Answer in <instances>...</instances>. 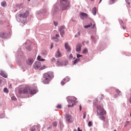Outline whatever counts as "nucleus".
Returning a JSON list of instances; mask_svg holds the SVG:
<instances>
[{
  "mask_svg": "<svg viewBox=\"0 0 131 131\" xmlns=\"http://www.w3.org/2000/svg\"><path fill=\"white\" fill-rule=\"evenodd\" d=\"M47 51L46 50L42 52V55H47Z\"/></svg>",
  "mask_w": 131,
  "mask_h": 131,
  "instance_id": "2f4dec72",
  "label": "nucleus"
},
{
  "mask_svg": "<svg viewBox=\"0 0 131 131\" xmlns=\"http://www.w3.org/2000/svg\"><path fill=\"white\" fill-rule=\"evenodd\" d=\"M101 99H104V95H101Z\"/></svg>",
  "mask_w": 131,
  "mask_h": 131,
  "instance_id": "603ef678",
  "label": "nucleus"
},
{
  "mask_svg": "<svg viewBox=\"0 0 131 131\" xmlns=\"http://www.w3.org/2000/svg\"><path fill=\"white\" fill-rule=\"evenodd\" d=\"M80 17L81 19H84V18H86L88 17V14L81 12L80 13Z\"/></svg>",
  "mask_w": 131,
  "mask_h": 131,
  "instance_id": "4468645a",
  "label": "nucleus"
},
{
  "mask_svg": "<svg viewBox=\"0 0 131 131\" xmlns=\"http://www.w3.org/2000/svg\"><path fill=\"white\" fill-rule=\"evenodd\" d=\"M62 56L63 55H62V53L60 52V50L58 49L55 54L56 58H61V57H62Z\"/></svg>",
  "mask_w": 131,
  "mask_h": 131,
  "instance_id": "9b49d317",
  "label": "nucleus"
},
{
  "mask_svg": "<svg viewBox=\"0 0 131 131\" xmlns=\"http://www.w3.org/2000/svg\"><path fill=\"white\" fill-rule=\"evenodd\" d=\"M91 38H94V36H91Z\"/></svg>",
  "mask_w": 131,
  "mask_h": 131,
  "instance_id": "13d9d810",
  "label": "nucleus"
},
{
  "mask_svg": "<svg viewBox=\"0 0 131 131\" xmlns=\"http://www.w3.org/2000/svg\"><path fill=\"white\" fill-rule=\"evenodd\" d=\"M78 131H82V130H81L79 127H78Z\"/></svg>",
  "mask_w": 131,
  "mask_h": 131,
  "instance_id": "09e8293b",
  "label": "nucleus"
},
{
  "mask_svg": "<svg viewBox=\"0 0 131 131\" xmlns=\"http://www.w3.org/2000/svg\"><path fill=\"white\" fill-rule=\"evenodd\" d=\"M65 29V26H60L59 28V30H64Z\"/></svg>",
  "mask_w": 131,
  "mask_h": 131,
  "instance_id": "5701e85b",
  "label": "nucleus"
},
{
  "mask_svg": "<svg viewBox=\"0 0 131 131\" xmlns=\"http://www.w3.org/2000/svg\"><path fill=\"white\" fill-rule=\"evenodd\" d=\"M114 131H117L116 129H115Z\"/></svg>",
  "mask_w": 131,
  "mask_h": 131,
  "instance_id": "052dcab7",
  "label": "nucleus"
},
{
  "mask_svg": "<svg viewBox=\"0 0 131 131\" xmlns=\"http://www.w3.org/2000/svg\"><path fill=\"white\" fill-rule=\"evenodd\" d=\"M33 59L32 58H29L27 60V65H29V66H31L32 64H33Z\"/></svg>",
  "mask_w": 131,
  "mask_h": 131,
  "instance_id": "9d476101",
  "label": "nucleus"
},
{
  "mask_svg": "<svg viewBox=\"0 0 131 131\" xmlns=\"http://www.w3.org/2000/svg\"><path fill=\"white\" fill-rule=\"evenodd\" d=\"M27 50H28V51H31V47L30 46H28L27 47Z\"/></svg>",
  "mask_w": 131,
  "mask_h": 131,
  "instance_id": "f704fd0d",
  "label": "nucleus"
},
{
  "mask_svg": "<svg viewBox=\"0 0 131 131\" xmlns=\"http://www.w3.org/2000/svg\"><path fill=\"white\" fill-rule=\"evenodd\" d=\"M80 36V31H78L77 34L75 35V37L77 38Z\"/></svg>",
  "mask_w": 131,
  "mask_h": 131,
  "instance_id": "aec40b11",
  "label": "nucleus"
},
{
  "mask_svg": "<svg viewBox=\"0 0 131 131\" xmlns=\"http://www.w3.org/2000/svg\"><path fill=\"white\" fill-rule=\"evenodd\" d=\"M53 125H54V126H57V122H54L53 123Z\"/></svg>",
  "mask_w": 131,
  "mask_h": 131,
  "instance_id": "e433bc0d",
  "label": "nucleus"
},
{
  "mask_svg": "<svg viewBox=\"0 0 131 131\" xmlns=\"http://www.w3.org/2000/svg\"><path fill=\"white\" fill-rule=\"evenodd\" d=\"M37 60H38V61H46V59H41V56H38L37 57Z\"/></svg>",
  "mask_w": 131,
  "mask_h": 131,
  "instance_id": "6ab92c4d",
  "label": "nucleus"
},
{
  "mask_svg": "<svg viewBox=\"0 0 131 131\" xmlns=\"http://www.w3.org/2000/svg\"><path fill=\"white\" fill-rule=\"evenodd\" d=\"M59 124H60V128H63V127H64L63 122H62L61 121H59Z\"/></svg>",
  "mask_w": 131,
  "mask_h": 131,
  "instance_id": "412c9836",
  "label": "nucleus"
},
{
  "mask_svg": "<svg viewBox=\"0 0 131 131\" xmlns=\"http://www.w3.org/2000/svg\"><path fill=\"white\" fill-rule=\"evenodd\" d=\"M87 43H89V41L87 42Z\"/></svg>",
  "mask_w": 131,
  "mask_h": 131,
  "instance_id": "680f3d73",
  "label": "nucleus"
},
{
  "mask_svg": "<svg viewBox=\"0 0 131 131\" xmlns=\"http://www.w3.org/2000/svg\"><path fill=\"white\" fill-rule=\"evenodd\" d=\"M80 59L78 58L76 59L74 61H73V65H75L77 63H78L79 62Z\"/></svg>",
  "mask_w": 131,
  "mask_h": 131,
  "instance_id": "f3484780",
  "label": "nucleus"
},
{
  "mask_svg": "<svg viewBox=\"0 0 131 131\" xmlns=\"http://www.w3.org/2000/svg\"><path fill=\"white\" fill-rule=\"evenodd\" d=\"M40 128V125H34L30 129V131H39V129Z\"/></svg>",
  "mask_w": 131,
  "mask_h": 131,
  "instance_id": "0eeeda50",
  "label": "nucleus"
},
{
  "mask_svg": "<svg viewBox=\"0 0 131 131\" xmlns=\"http://www.w3.org/2000/svg\"><path fill=\"white\" fill-rule=\"evenodd\" d=\"M64 47L67 52H71V48H70V46H69V45L68 44V43L66 42L64 43Z\"/></svg>",
  "mask_w": 131,
  "mask_h": 131,
  "instance_id": "f8f14e48",
  "label": "nucleus"
},
{
  "mask_svg": "<svg viewBox=\"0 0 131 131\" xmlns=\"http://www.w3.org/2000/svg\"><path fill=\"white\" fill-rule=\"evenodd\" d=\"M91 1H92V2H94L95 0H91Z\"/></svg>",
  "mask_w": 131,
  "mask_h": 131,
  "instance_id": "bf43d9fd",
  "label": "nucleus"
},
{
  "mask_svg": "<svg viewBox=\"0 0 131 131\" xmlns=\"http://www.w3.org/2000/svg\"><path fill=\"white\" fill-rule=\"evenodd\" d=\"M28 14H29L28 12L26 11L25 13H24V14H19V17H20V18H26V17L28 16Z\"/></svg>",
  "mask_w": 131,
  "mask_h": 131,
  "instance_id": "ddd939ff",
  "label": "nucleus"
},
{
  "mask_svg": "<svg viewBox=\"0 0 131 131\" xmlns=\"http://www.w3.org/2000/svg\"><path fill=\"white\" fill-rule=\"evenodd\" d=\"M102 2V0H100L99 4H100V3Z\"/></svg>",
  "mask_w": 131,
  "mask_h": 131,
  "instance_id": "4d7b16f0",
  "label": "nucleus"
},
{
  "mask_svg": "<svg viewBox=\"0 0 131 131\" xmlns=\"http://www.w3.org/2000/svg\"><path fill=\"white\" fill-rule=\"evenodd\" d=\"M123 29H124V30L125 29V27L123 26Z\"/></svg>",
  "mask_w": 131,
  "mask_h": 131,
  "instance_id": "5fc2aeb1",
  "label": "nucleus"
},
{
  "mask_svg": "<svg viewBox=\"0 0 131 131\" xmlns=\"http://www.w3.org/2000/svg\"><path fill=\"white\" fill-rule=\"evenodd\" d=\"M83 118L84 119V118L86 117V112H83Z\"/></svg>",
  "mask_w": 131,
  "mask_h": 131,
  "instance_id": "cd10ccee",
  "label": "nucleus"
},
{
  "mask_svg": "<svg viewBox=\"0 0 131 131\" xmlns=\"http://www.w3.org/2000/svg\"><path fill=\"white\" fill-rule=\"evenodd\" d=\"M54 40H55V41H59V40H57V39H55Z\"/></svg>",
  "mask_w": 131,
  "mask_h": 131,
  "instance_id": "6e6d98bb",
  "label": "nucleus"
},
{
  "mask_svg": "<svg viewBox=\"0 0 131 131\" xmlns=\"http://www.w3.org/2000/svg\"><path fill=\"white\" fill-rule=\"evenodd\" d=\"M83 54H86L88 53V49H84L82 51Z\"/></svg>",
  "mask_w": 131,
  "mask_h": 131,
  "instance_id": "c85d7f7f",
  "label": "nucleus"
},
{
  "mask_svg": "<svg viewBox=\"0 0 131 131\" xmlns=\"http://www.w3.org/2000/svg\"><path fill=\"white\" fill-rule=\"evenodd\" d=\"M4 93H6V94H9V89L7 88H4L3 90Z\"/></svg>",
  "mask_w": 131,
  "mask_h": 131,
  "instance_id": "4be33fe9",
  "label": "nucleus"
},
{
  "mask_svg": "<svg viewBox=\"0 0 131 131\" xmlns=\"http://www.w3.org/2000/svg\"><path fill=\"white\" fill-rule=\"evenodd\" d=\"M93 105L97 110V113L98 115H99V118L101 119V120H103L104 122H105V118L104 115H106V111H105L104 108H103V105H99L97 99H95L94 101Z\"/></svg>",
  "mask_w": 131,
  "mask_h": 131,
  "instance_id": "f257e3e1",
  "label": "nucleus"
},
{
  "mask_svg": "<svg viewBox=\"0 0 131 131\" xmlns=\"http://www.w3.org/2000/svg\"><path fill=\"white\" fill-rule=\"evenodd\" d=\"M92 125H93V123L91 121H89L88 123V126L91 127Z\"/></svg>",
  "mask_w": 131,
  "mask_h": 131,
  "instance_id": "7c9ffc66",
  "label": "nucleus"
},
{
  "mask_svg": "<svg viewBox=\"0 0 131 131\" xmlns=\"http://www.w3.org/2000/svg\"><path fill=\"white\" fill-rule=\"evenodd\" d=\"M64 63H63V62H61V61H60V60H58L57 62H56V64L58 66H63V65L64 66H65V65H67L68 64V61L67 60H66L64 62Z\"/></svg>",
  "mask_w": 131,
  "mask_h": 131,
  "instance_id": "6e6552de",
  "label": "nucleus"
},
{
  "mask_svg": "<svg viewBox=\"0 0 131 131\" xmlns=\"http://www.w3.org/2000/svg\"><path fill=\"white\" fill-rule=\"evenodd\" d=\"M92 25H93V24L92 23H91L90 25L84 26V28H89V27H91V26H92Z\"/></svg>",
  "mask_w": 131,
  "mask_h": 131,
  "instance_id": "bb28decb",
  "label": "nucleus"
},
{
  "mask_svg": "<svg viewBox=\"0 0 131 131\" xmlns=\"http://www.w3.org/2000/svg\"><path fill=\"white\" fill-rule=\"evenodd\" d=\"M4 34H5V33L1 32L0 33V36H1V37H4Z\"/></svg>",
  "mask_w": 131,
  "mask_h": 131,
  "instance_id": "72a5a7b5",
  "label": "nucleus"
},
{
  "mask_svg": "<svg viewBox=\"0 0 131 131\" xmlns=\"http://www.w3.org/2000/svg\"><path fill=\"white\" fill-rule=\"evenodd\" d=\"M65 117L68 123H71L72 122V116L71 115L67 114Z\"/></svg>",
  "mask_w": 131,
  "mask_h": 131,
  "instance_id": "423d86ee",
  "label": "nucleus"
},
{
  "mask_svg": "<svg viewBox=\"0 0 131 131\" xmlns=\"http://www.w3.org/2000/svg\"><path fill=\"white\" fill-rule=\"evenodd\" d=\"M60 5L62 10H66L70 6L69 0H60Z\"/></svg>",
  "mask_w": 131,
  "mask_h": 131,
  "instance_id": "20e7f679",
  "label": "nucleus"
},
{
  "mask_svg": "<svg viewBox=\"0 0 131 131\" xmlns=\"http://www.w3.org/2000/svg\"><path fill=\"white\" fill-rule=\"evenodd\" d=\"M84 42H85L84 41L82 42V45H83V46H84Z\"/></svg>",
  "mask_w": 131,
  "mask_h": 131,
  "instance_id": "864d4df0",
  "label": "nucleus"
},
{
  "mask_svg": "<svg viewBox=\"0 0 131 131\" xmlns=\"http://www.w3.org/2000/svg\"><path fill=\"white\" fill-rule=\"evenodd\" d=\"M51 128H52V126H50L49 127H48L47 128V130H50V129H51Z\"/></svg>",
  "mask_w": 131,
  "mask_h": 131,
  "instance_id": "a18cd8bd",
  "label": "nucleus"
},
{
  "mask_svg": "<svg viewBox=\"0 0 131 131\" xmlns=\"http://www.w3.org/2000/svg\"><path fill=\"white\" fill-rule=\"evenodd\" d=\"M70 58H73V56H72V54H70L69 56Z\"/></svg>",
  "mask_w": 131,
  "mask_h": 131,
  "instance_id": "de8ad7c7",
  "label": "nucleus"
},
{
  "mask_svg": "<svg viewBox=\"0 0 131 131\" xmlns=\"http://www.w3.org/2000/svg\"><path fill=\"white\" fill-rule=\"evenodd\" d=\"M59 36H60V35L59 34L56 35V37H59Z\"/></svg>",
  "mask_w": 131,
  "mask_h": 131,
  "instance_id": "8fccbe9b",
  "label": "nucleus"
},
{
  "mask_svg": "<svg viewBox=\"0 0 131 131\" xmlns=\"http://www.w3.org/2000/svg\"><path fill=\"white\" fill-rule=\"evenodd\" d=\"M11 99H12L13 101L16 100V97H15V96H12V97H11Z\"/></svg>",
  "mask_w": 131,
  "mask_h": 131,
  "instance_id": "c9c22d12",
  "label": "nucleus"
},
{
  "mask_svg": "<svg viewBox=\"0 0 131 131\" xmlns=\"http://www.w3.org/2000/svg\"><path fill=\"white\" fill-rule=\"evenodd\" d=\"M29 1H30V0H28Z\"/></svg>",
  "mask_w": 131,
  "mask_h": 131,
  "instance_id": "e2e57ef3",
  "label": "nucleus"
},
{
  "mask_svg": "<svg viewBox=\"0 0 131 131\" xmlns=\"http://www.w3.org/2000/svg\"><path fill=\"white\" fill-rule=\"evenodd\" d=\"M80 57H82V55L80 54H77V58H80Z\"/></svg>",
  "mask_w": 131,
  "mask_h": 131,
  "instance_id": "58836bf2",
  "label": "nucleus"
},
{
  "mask_svg": "<svg viewBox=\"0 0 131 131\" xmlns=\"http://www.w3.org/2000/svg\"><path fill=\"white\" fill-rule=\"evenodd\" d=\"M1 74L2 76H3V77H5V78H7L8 77V76H7V75H6L4 73H1Z\"/></svg>",
  "mask_w": 131,
  "mask_h": 131,
  "instance_id": "393cba45",
  "label": "nucleus"
},
{
  "mask_svg": "<svg viewBox=\"0 0 131 131\" xmlns=\"http://www.w3.org/2000/svg\"><path fill=\"white\" fill-rule=\"evenodd\" d=\"M65 81L64 82V81H61V84L62 85H64V84H65Z\"/></svg>",
  "mask_w": 131,
  "mask_h": 131,
  "instance_id": "c03bdc74",
  "label": "nucleus"
},
{
  "mask_svg": "<svg viewBox=\"0 0 131 131\" xmlns=\"http://www.w3.org/2000/svg\"><path fill=\"white\" fill-rule=\"evenodd\" d=\"M52 39H53V40H55V39H56V40H58V38H56V37H53Z\"/></svg>",
  "mask_w": 131,
  "mask_h": 131,
  "instance_id": "79ce46f5",
  "label": "nucleus"
},
{
  "mask_svg": "<svg viewBox=\"0 0 131 131\" xmlns=\"http://www.w3.org/2000/svg\"><path fill=\"white\" fill-rule=\"evenodd\" d=\"M41 66V63L39 62H36L33 66V67L35 69H39Z\"/></svg>",
  "mask_w": 131,
  "mask_h": 131,
  "instance_id": "1a4fd4ad",
  "label": "nucleus"
},
{
  "mask_svg": "<svg viewBox=\"0 0 131 131\" xmlns=\"http://www.w3.org/2000/svg\"><path fill=\"white\" fill-rule=\"evenodd\" d=\"M56 108H57L58 109H61L62 108V105L61 104L57 105V106H56Z\"/></svg>",
  "mask_w": 131,
  "mask_h": 131,
  "instance_id": "c756f323",
  "label": "nucleus"
},
{
  "mask_svg": "<svg viewBox=\"0 0 131 131\" xmlns=\"http://www.w3.org/2000/svg\"><path fill=\"white\" fill-rule=\"evenodd\" d=\"M53 77H54V74L53 72H48L47 73H45L43 75L42 81L45 84H48V83H50V81L52 80V78H53Z\"/></svg>",
  "mask_w": 131,
  "mask_h": 131,
  "instance_id": "7ed1b4c3",
  "label": "nucleus"
},
{
  "mask_svg": "<svg viewBox=\"0 0 131 131\" xmlns=\"http://www.w3.org/2000/svg\"><path fill=\"white\" fill-rule=\"evenodd\" d=\"M51 62H53V63H55V62H56V59H55V58H52L51 59Z\"/></svg>",
  "mask_w": 131,
  "mask_h": 131,
  "instance_id": "473e14b6",
  "label": "nucleus"
},
{
  "mask_svg": "<svg viewBox=\"0 0 131 131\" xmlns=\"http://www.w3.org/2000/svg\"><path fill=\"white\" fill-rule=\"evenodd\" d=\"M76 52H80V51H81V44L80 43L77 44L76 46Z\"/></svg>",
  "mask_w": 131,
  "mask_h": 131,
  "instance_id": "2eb2a0df",
  "label": "nucleus"
},
{
  "mask_svg": "<svg viewBox=\"0 0 131 131\" xmlns=\"http://www.w3.org/2000/svg\"><path fill=\"white\" fill-rule=\"evenodd\" d=\"M6 5H7V3H6V2H3L1 3V5L2 6V7H6Z\"/></svg>",
  "mask_w": 131,
  "mask_h": 131,
  "instance_id": "a878e982",
  "label": "nucleus"
},
{
  "mask_svg": "<svg viewBox=\"0 0 131 131\" xmlns=\"http://www.w3.org/2000/svg\"><path fill=\"white\" fill-rule=\"evenodd\" d=\"M82 107H81V105H80V106H79V110H80V111H81V109H82Z\"/></svg>",
  "mask_w": 131,
  "mask_h": 131,
  "instance_id": "49530a36",
  "label": "nucleus"
},
{
  "mask_svg": "<svg viewBox=\"0 0 131 131\" xmlns=\"http://www.w3.org/2000/svg\"><path fill=\"white\" fill-rule=\"evenodd\" d=\"M70 79L68 77H66L64 79H63V81H65V82H67L69 81Z\"/></svg>",
  "mask_w": 131,
  "mask_h": 131,
  "instance_id": "b1692460",
  "label": "nucleus"
},
{
  "mask_svg": "<svg viewBox=\"0 0 131 131\" xmlns=\"http://www.w3.org/2000/svg\"><path fill=\"white\" fill-rule=\"evenodd\" d=\"M54 25L55 26H58V23L57 21H54Z\"/></svg>",
  "mask_w": 131,
  "mask_h": 131,
  "instance_id": "4c0bfd02",
  "label": "nucleus"
},
{
  "mask_svg": "<svg viewBox=\"0 0 131 131\" xmlns=\"http://www.w3.org/2000/svg\"><path fill=\"white\" fill-rule=\"evenodd\" d=\"M92 13L94 15V16H96L97 14V8L94 7L92 9Z\"/></svg>",
  "mask_w": 131,
  "mask_h": 131,
  "instance_id": "dca6fc26",
  "label": "nucleus"
},
{
  "mask_svg": "<svg viewBox=\"0 0 131 131\" xmlns=\"http://www.w3.org/2000/svg\"><path fill=\"white\" fill-rule=\"evenodd\" d=\"M53 47H54V44L53 43H52L51 45L50 48L53 49Z\"/></svg>",
  "mask_w": 131,
  "mask_h": 131,
  "instance_id": "37998d69",
  "label": "nucleus"
},
{
  "mask_svg": "<svg viewBox=\"0 0 131 131\" xmlns=\"http://www.w3.org/2000/svg\"><path fill=\"white\" fill-rule=\"evenodd\" d=\"M37 93V88L33 89L29 86H26L20 88L18 90V94L19 95H25L27 96L28 95H34Z\"/></svg>",
  "mask_w": 131,
  "mask_h": 131,
  "instance_id": "f03ea898",
  "label": "nucleus"
},
{
  "mask_svg": "<svg viewBox=\"0 0 131 131\" xmlns=\"http://www.w3.org/2000/svg\"><path fill=\"white\" fill-rule=\"evenodd\" d=\"M67 99H68V102L69 104L72 103L71 104H69L68 105V108H70V107H73V106H74V102L76 100V98L74 97L69 96L67 97Z\"/></svg>",
  "mask_w": 131,
  "mask_h": 131,
  "instance_id": "39448f33",
  "label": "nucleus"
},
{
  "mask_svg": "<svg viewBox=\"0 0 131 131\" xmlns=\"http://www.w3.org/2000/svg\"><path fill=\"white\" fill-rule=\"evenodd\" d=\"M116 92L118 94H119V93H120V91H119V90H118V89L116 90Z\"/></svg>",
  "mask_w": 131,
  "mask_h": 131,
  "instance_id": "a19ab883",
  "label": "nucleus"
},
{
  "mask_svg": "<svg viewBox=\"0 0 131 131\" xmlns=\"http://www.w3.org/2000/svg\"><path fill=\"white\" fill-rule=\"evenodd\" d=\"M129 101L130 102V103L131 104V95H130V99H129Z\"/></svg>",
  "mask_w": 131,
  "mask_h": 131,
  "instance_id": "3c124183",
  "label": "nucleus"
},
{
  "mask_svg": "<svg viewBox=\"0 0 131 131\" xmlns=\"http://www.w3.org/2000/svg\"><path fill=\"white\" fill-rule=\"evenodd\" d=\"M95 26H96V24L94 23V24H93V26L91 27V28H92V29H94V28H95Z\"/></svg>",
  "mask_w": 131,
  "mask_h": 131,
  "instance_id": "ea45409f",
  "label": "nucleus"
},
{
  "mask_svg": "<svg viewBox=\"0 0 131 131\" xmlns=\"http://www.w3.org/2000/svg\"><path fill=\"white\" fill-rule=\"evenodd\" d=\"M60 32V35L61 37H64V33H65V31L63 30H59Z\"/></svg>",
  "mask_w": 131,
  "mask_h": 131,
  "instance_id": "a211bd4d",
  "label": "nucleus"
}]
</instances>
